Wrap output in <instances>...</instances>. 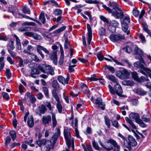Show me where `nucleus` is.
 I'll return each mask as SVG.
<instances>
[{"mask_svg":"<svg viewBox=\"0 0 151 151\" xmlns=\"http://www.w3.org/2000/svg\"><path fill=\"white\" fill-rule=\"evenodd\" d=\"M109 4L110 6L113 8L112 10L105 5L103 4L102 5L103 7L109 13H111L113 16L116 17V19H119V17L123 15V13L122 10L119 7V5L117 2L110 1L109 2Z\"/></svg>","mask_w":151,"mask_h":151,"instance_id":"obj_1","label":"nucleus"},{"mask_svg":"<svg viewBox=\"0 0 151 151\" xmlns=\"http://www.w3.org/2000/svg\"><path fill=\"white\" fill-rule=\"evenodd\" d=\"M129 118L126 117L125 119L126 121L134 129H136L137 127L132 120H135L136 122L141 127H145L146 125L142 120L140 118L139 114L137 113H131L129 114Z\"/></svg>","mask_w":151,"mask_h":151,"instance_id":"obj_2","label":"nucleus"},{"mask_svg":"<svg viewBox=\"0 0 151 151\" xmlns=\"http://www.w3.org/2000/svg\"><path fill=\"white\" fill-rule=\"evenodd\" d=\"M119 18H120L121 23L122 24V29L123 31L125 33H126L127 35H129L130 33V31L128 30V25L130 23V18L128 15L124 16V14L123 15Z\"/></svg>","mask_w":151,"mask_h":151,"instance_id":"obj_3","label":"nucleus"},{"mask_svg":"<svg viewBox=\"0 0 151 151\" xmlns=\"http://www.w3.org/2000/svg\"><path fill=\"white\" fill-rule=\"evenodd\" d=\"M64 135L66 141L68 150L72 146L73 149L74 148V140L72 138L71 134L69 129H65L64 131Z\"/></svg>","mask_w":151,"mask_h":151,"instance_id":"obj_4","label":"nucleus"},{"mask_svg":"<svg viewBox=\"0 0 151 151\" xmlns=\"http://www.w3.org/2000/svg\"><path fill=\"white\" fill-rule=\"evenodd\" d=\"M52 93L53 97L55 99L56 101H57L56 107L58 111L60 113L62 112V106L60 101V98L57 93L56 90L54 89L53 90Z\"/></svg>","mask_w":151,"mask_h":151,"instance_id":"obj_5","label":"nucleus"},{"mask_svg":"<svg viewBox=\"0 0 151 151\" xmlns=\"http://www.w3.org/2000/svg\"><path fill=\"white\" fill-rule=\"evenodd\" d=\"M127 141V144L125 145L130 151L132 150V147H135L137 145V142L134 138L131 135L128 136V140Z\"/></svg>","mask_w":151,"mask_h":151,"instance_id":"obj_6","label":"nucleus"},{"mask_svg":"<svg viewBox=\"0 0 151 151\" xmlns=\"http://www.w3.org/2000/svg\"><path fill=\"white\" fill-rule=\"evenodd\" d=\"M40 70L42 72L53 75L54 72L53 68L50 65L43 64L39 67Z\"/></svg>","mask_w":151,"mask_h":151,"instance_id":"obj_7","label":"nucleus"},{"mask_svg":"<svg viewBox=\"0 0 151 151\" xmlns=\"http://www.w3.org/2000/svg\"><path fill=\"white\" fill-rule=\"evenodd\" d=\"M129 74L130 73L125 69L122 70H118L116 72V76L122 80L128 78Z\"/></svg>","mask_w":151,"mask_h":151,"instance_id":"obj_8","label":"nucleus"},{"mask_svg":"<svg viewBox=\"0 0 151 151\" xmlns=\"http://www.w3.org/2000/svg\"><path fill=\"white\" fill-rule=\"evenodd\" d=\"M109 38L113 42H120L122 40L125 39V36L124 35L112 34L110 35Z\"/></svg>","mask_w":151,"mask_h":151,"instance_id":"obj_9","label":"nucleus"},{"mask_svg":"<svg viewBox=\"0 0 151 151\" xmlns=\"http://www.w3.org/2000/svg\"><path fill=\"white\" fill-rule=\"evenodd\" d=\"M43 51L45 53L48 55H50L49 51L45 48L38 45L37 46V50L38 52L40 55L42 59H43L44 58V54L42 53L41 50Z\"/></svg>","mask_w":151,"mask_h":151,"instance_id":"obj_10","label":"nucleus"},{"mask_svg":"<svg viewBox=\"0 0 151 151\" xmlns=\"http://www.w3.org/2000/svg\"><path fill=\"white\" fill-rule=\"evenodd\" d=\"M116 93L120 97H123L124 96V95H122V87L118 83H116L114 86Z\"/></svg>","mask_w":151,"mask_h":151,"instance_id":"obj_11","label":"nucleus"},{"mask_svg":"<svg viewBox=\"0 0 151 151\" xmlns=\"http://www.w3.org/2000/svg\"><path fill=\"white\" fill-rule=\"evenodd\" d=\"M95 104L98 105V108H100L103 110H104L105 104L102 102V100L101 98H97L95 100Z\"/></svg>","mask_w":151,"mask_h":151,"instance_id":"obj_12","label":"nucleus"},{"mask_svg":"<svg viewBox=\"0 0 151 151\" xmlns=\"http://www.w3.org/2000/svg\"><path fill=\"white\" fill-rule=\"evenodd\" d=\"M87 26L88 31L87 42L88 44L89 45L90 44L92 38V30L91 27L88 24H87Z\"/></svg>","mask_w":151,"mask_h":151,"instance_id":"obj_13","label":"nucleus"},{"mask_svg":"<svg viewBox=\"0 0 151 151\" xmlns=\"http://www.w3.org/2000/svg\"><path fill=\"white\" fill-rule=\"evenodd\" d=\"M110 24L112 26V29L111 30L109 29L110 30L112 33L116 31V27L119 25V23L115 20H112L109 22Z\"/></svg>","mask_w":151,"mask_h":151,"instance_id":"obj_14","label":"nucleus"},{"mask_svg":"<svg viewBox=\"0 0 151 151\" xmlns=\"http://www.w3.org/2000/svg\"><path fill=\"white\" fill-rule=\"evenodd\" d=\"M49 58L53 61V63L55 65H57L58 58L56 52H53L49 56Z\"/></svg>","mask_w":151,"mask_h":151,"instance_id":"obj_15","label":"nucleus"},{"mask_svg":"<svg viewBox=\"0 0 151 151\" xmlns=\"http://www.w3.org/2000/svg\"><path fill=\"white\" fill-rule=\"evenodd\" d=\"M134 93L140 96H144L147 93V92L140 88L134 89L133 90Z\"/></svg>","mask_w":151,"mask_h":151,"instance_id":"obj_16","label":"nucleus"},{"mask_svg":"<svg viewBox=\"0 0 151 151\" xmlns=\"http://www.w3.org/2000/svg\"><path fill=\"white\" fill-rule=\"evenodd\" d=\"M60 129L59 128H56V132L53 136L52 137L51 140L53 141L54 143H55L57 137L60 136Z\"/></svg>","mask_w":151,"mask_h":151,"instance_id":"obj_17","label":"nucleus"},{"mask_svg":"<svg viewBox=\"0 0 151 151\" xmlns=\"http://www.w3.org/2000/svg\"><path fill=\"white\" fill-rule=\"evenodd\" d=\"M52 142L50 140H48L47 142V145L44 147V148L46 149L45 151H50L51 148L53 149L54 146L55 145V143H54L52 140Z\"/></svg>","mask_w":151,"mask_h":151,"instance_id":"obj_18","label":"nucleus"},{"mask_svg":"<svg viewBox=\"0 0 151 151\" xmlns=\"http://www.w3.org/2000/svg\"><path fill=\"white\" fill-rule=\"evenodd\" d=\"M51 121V116L50 115L43 116L42 118V122L43 124H48Z\"/></svg>","mask_w":151,"mask_h":151,"instance_id":"obj_19","label":"nucleus"},{"mask_svg":"<svg viewBox=\"0 0 151 151\" xmlns=\"http://www.w3.org/2000/svg\"><path fill=\"white\" fill-rule=\"evenodd\" d=\"M37 110H39L40 113L42 114H44L47 111V109L44 105H42L41 106L38 107L37 110L36 111V112L38 113L39 111H37Z\"/></svg>","mask_w":151,"mask_h":151,"instance_id":"obj_20","label":"nucleus"},{"mask_svg":"<svg viewBox=\"0 0 151 151\" xmlns=\"http://www.w3.org/2000/svg\"><path fill=\"white\" fill-rule=\"evenodd\" d=\"M14 36L16 39V47L17 49L20 50L21 49V46L20 40L19 38L16 35H14Z\"/></svg>","mask_w":151,"mask_h":151,"instance_id":"obj_21","label":"nucleus"},{"mask_svg":"<svg viewBox=\"0 0 151 151\" xmlns=\"http://www.w3.org/2000/svg\"><path fill=\"white\" fill-rule=\"evenodd\" d=\"M78 120L77 118H76L75 120V132L76 136L77 138H80L79 132L78 129Z\"/></svg>","mask_w":151,"mask_h":151,"instance_id":"obj_22","label":"nucleus"},{"mask_svg":"<svg viewBox=\"0 0 151 151\" xmlns=\"http://www.w3.org/2000/svg\"><path fill=\"white\" fill-rule=\"evenodd\" d=\"M106 77L108 79L111 81L116 84L118 83V81L115 77L113 75H107L106 76Z\"/></svg>","mask_w":151,"mask_h":151,"instance_id":"obj_23","label":"nucleus"},{"mask_svg":"<svg viewBox=\"0 0 151 151\" xmlns=\"http://www.w3.org/2000/svg\"><path fill=\"white\" fill-rule=\"evenodd\" d=\"M143 30L146 32L151 37V32L150 30L148 29L147 25L146 23L144 22L142 23Z\"/></svg>","mask_w":151,"mask_h":151,"instance_id":"obj_24","label":"nucleus"},{"mask_svg":"<svg viewBox=\"0 0 151 151\" xmlns=\"http://www.w3.org/2000/svg\"><path fill=\"white\" fill-rule=\"evenodd\" d=\"M14 43V42L13 40H9L7 45V49H9L10 50H14L15 48Z\"/></svg>","mask_w":151,"mask_h":151,"instance_id":"obj_25","label":"nucleus"},{"mask_svg":"<svg viewBox=\"0 0 151 151\" xmlns=\"http://www.w3.org/2000/svg\"><path fill=\"white\" fill-rule=\"evenodd\" d=\"M52 127L54 128L57 125V121L55 117V115L53 113H52Z\"/></svg>","mask_w":151,"mask_h":151,"instance_id":"obj_26","label":"nucleus"},{"mask_svg":"<svg viewBox=\"0 0 151 151\" xmlns=\"http://www.w3.org/2000/svg\"><path fill=\"white\" fill-rule=\"evenodd\" d=\"M58 79L59 81L62 84L65 85V84H68V83L66 81V79L62 76H59L58 77Z\"/></svg>","mask_w":151,"mask_h":151,"instance_id":"obj_27","label":"nucleus"},{"mask_svg":"<svg viewBox=\"0 0 151 151\" xmlns=\"http://www.w3.org/2000/svg\"><path fill=\"white\" fill-rule=\"evenodd\" d=\"M27 123L29 126L31 127H32L34 125L33 118L32 116H30L28 118Z\"/></svg>","mask_w":151,"mask_h":151,"instance_id":"obj_28","label":"nucleus"},{"mask_svg":"<svg viewBox=\"0 0 151 151\" xmlns=\"http://www.w3.org/2000/svg\"><path fill=\"white\" fill-rule=\"evenodd\" d=\"M46 139H43L42 140H37V144L40 147L42 145H45L46 143L47 144V142Z\"/></svg>","mask_w":151,"mask_h":151,"instance_id":"obj_29","label":"nucleus"},{"mask_svg":"<svg viewBox=\"0 0 151 151\" xmlns=\"http://www.w3.org/2000/svg\"><path fill=\"white\" fill-rule=\"evenodd\" d=\"M66 26H63L54 31L53 32V33L55 34H58L59 33L64 31L66 29Z\"/></svg>","mask_w":151,"mask_h":151,"instance_id":"obj_30","label":"nucleus"},{"mask_svg":"<svg viewBox=\"0 0 151 151\" xmlns=\"http://www.w3.org/2000/svg\"><path fill=\"white\" fill-rule=\"evenodd\" d=\"M13 50H10L9 49H7V50L11 56L14 58H16L17 53L16 52L13 51Z\"/></svg>","mask_w":151,"mask_h":151,"instance_id":"obj_31","label":"nucleus"},{"mask_svg":"<svg viewBox=\"0 0 151 151\" xmlns=\"http://www.w3.org/2000/svg\"><path fill=\"white\" fill-rule=\"evenodd\" d=\"M9 134L11 137L12 141H14L17 137L15 132L14 130H11L9 132Z\"/></svg>","mask_w":151,"mask_h":151,"instance_id":"obj_32","label":"nucleus"},{"mask_svg":"<svg viewBox=\"0 0 151 151\" xmlns=\"http://www.w3.org/2000/svg\"><path fill=\"white\" fill-rule=\"evenodd\" d=\"M134 65V67L138 68L143 69L144 68V65L143 64L141 63L140 62L137 61L135 63Z\"/></svg>","mask_w":151,"mask_h":151,"instance_id":"obj_33","label":"nucleus"},{"mask_svg":"<svg viewBox=\"0 0 151 151\" xmlns=\"http://www.w3.org/2000/svg\"><path fill=\"white\" fill-rule=\"evenodd\" d=\"M134 51L136 54H138L139 55L143 54V52L142 50L139 48L137 47H135L134 49Z\"/></svg>","mask_w":151,"mask_h":151,"instance_id":"obj_34","label":"nucleus"},{"mask_svg":"<svg viewBox=\"0 0 151 151\" xmlns=\"http://www.w3.org/2000/svg\"><path fill=\"white\" fill-rule=\"evenodd\" d=\"M62 13V11L60 9H55L53 12V14L55 16H58Z\"/></svg>","mask_w":151,"mask_h":151,"instance_id":"obj_35","label":"nucleus"},{"mask_svg":"<svg viewBox=\"0 0 151 151\" xmlns=\"http://www.w3.org/2000/svg\"><path fill=\"white\" fill-rule=\"evenodd\" d=\"M32 47L31 45H29L28 46L26 50H25L24 52L25 53H27L29 54H31V51L32 50Z\"/></svg>","mask_w":151,"mask_h":151,"instance_id":"obj_36","label":"nucleus"},{"mask_svg":"<svg viewBox=\"0 0 151 151\" xmlns=\"http://www.w3.org/2000/svg\"><path fill=\"white\" fill-rule=\"evenodd\" d=\"M22 11L25 14L27 13L30 14V9L26 6H24L23 7Z\"/></svg>","mask_w":151,"mask_h":151,"instance_id":"obj_37","label":"nucleus"},{"mask_svg":"<svg viewBox=\"0 0 151 151\" xmlns=\"http://www.w3.org/2000/svg\"><path fill=\"white\" fill-rule=\"evenodd\" d=\"M39 19L43 24H44L45 23V18L44 13H42L40 14L39 16Z\"/></svg>","mask_w":151,"mask_h":151,"instance_id":"obj_38","label":"nucleus"},{"mask_svg":"<svg viewBox=\"0 0 151 151\" xmlns=\"http://www.w3.org/2000/svg\"><path fill=\"white\" fill-rule=\"evenodd\" d=\"M11 140V138L9 136L6 137L5 143V145L6 147H7L9 146Z\"/></svg>","mask_w":151,"mask_h":151,"instance_id":"obj_39","label":"nucleus"},{"mask_svg":"<svg viewBox=\"0 0 151 151\" xmlns=\"http://www.w3.org/2000/svg\"><path fill=\"white\" fill-rule=\"evenodd\" d=\"M64 45V48L66 49L68 48L69 46H70V41H68V39L67 37L65 39Z\"/></svg>","mask_w":151,"mask_h":151,"instance_id":"obj_40","label":"nucleus"},{"mask_svg":"<svg viewBox=\"0 0 151 151\" xmlns=\"http://www.w3.org/2000/svg\"><path fill=\"white\" fill-rule=\"evenodd\" d=\"M122 83L126 86H132L133 84V82L129 80H125L122 82Z\"/></svg>","mask_w":151,"mask_h":151,"instance_id":"obj_41","label":"nucleus"},{"mask_svg":"<svg viewBox=\"0 0 151 151\" xmlns=\"http://www.w3.org/2000/svg\"><path fill=\"white\" fill-rule=\"evenodd\" d=\"M52 86L54 88L56 89H58L60 88L57 81L56 80L53 81L52 83Z\"/></svg>","mask_w":151,"mask_h":151,"instance_id":"obj_42","label":"nucleus"},{"mask_svg":"<svg viewBox=\"0 0 151 151\" xmlns=\"http://www.w3.org/2000/svg\"><path fill=\"white\" fill-rule=\"evenodd\" d=\"M131 74L132 78L137 81L139 78L137 73L136 72H133Z\"/></svg>","mask_w":151,"mask_h":151,"instance_id":"obj_43","label":"nucleus"},{"mask_svg":"<svg viewBox=\"0 0 151 151\" xmlns=\"http://www.w3.org/2000/svg\"><path fill=\"white\" fill-rule=\"evenodd\" d=\"M82 146L85 151H93L92 149V147L91 145L87 146L86 147L84 145H83Z\"/></svg>","mask_w":151,"mask_h":151,"instance_id":"obj_44","label":"nucleus"},{"mask_svg":"<svg viewBox=\"0 0 151 151\" xmlns=\"http://www.w3.org/2000/svg\"><path fill=\"white\" fill-rule=\"evenodd\" d=\"M43 91L44 92V94L47 98L49 97L48 90L47 88L46 87H44L43 88Z\"/></svg>","mask_w":151,"mask_h":151,"instance_id":"obj_45","label":"nucleus"},{"mask_svg":"<svg viewBox=\"0 0 151 151\" xmlns=\"http://www.w3.org/2000/svg\"><path fill=\"white\" fill-rule=\"evenodd\" d=\"M106 68L108 69L112 73H114L115 71V70L114 68L111 66L106 65Z\"/></svg>","mask_w":151,"mask_h":151,"instance_id":"obj_46","label":"nucleus"},{"mask_svg":"<svg viewBox=\"0 0 151 151\" xmlns=\"http://www.w3.org/2000/svg\"><path fill=\"white\" fill-rule=\"evenodd\" d=\"M100 17L101 20L102 21L105 22H106L107 24L109 23V20L104 16L102 15H101Z\"/></svg>","mask_w":151,"mask_h":151,"instance_id":"obj_47","label":"nucleus"},{"mask_svg":"<svg viewBox=\"0 0 151 151\" xmlns=\"http://www.w3.org/2000/svg\"><path fill=\"white\" fill-rule=\"evenodd\" d=\"M104 119L106 125L108 128H109L110 126V119L106 116H105Z\"/></svg>","mask_w":151,"mask_h":151,"instance_id":"obj_48","label":"nucleus"},{"mask_svg":"<svg viewBox=\"0 0 151 151\" xmlns=\"http://www.w3.org/2000/svg\"><path fill=\"white\" fill-rule=\"evenodd\" d=\"M105 29L103 27L100 28L99 32V34L101 36H103L105 35Z\"/></svg>","mask_w":151,"mask_h":151,"instance_id":"obj_49","label":"nucleus"},{"mask_svg":"<svg viewBox=\"0 0 151 151\" xmlns=\"http://www.w3.org/2000/svg\"><path fill=\"white\" fill-rule=\"evenodd\" d=\"M86 2L88 4H98L99 3V2L96 0H86Z\"/></svg>","mask_w":151,"mask_h":151,"instance_id":"obj_50","label":"nucleus"},{"mask_svg":"<svg viewBox=\"0 0 151 151\" xmlns=\"http://www.w3.org/2000/svg\"><path fill=\"white\" fill-rule=\"evenodd\" d=\"M8 12H11L13 15L17 17V13L15 12L14 10L12 9V7H9L8 10Z\"/></svg>","mask_w":151,"mask_h":151,"instance_id":"obj_51","label":"nucleus"},{"mask_svg":"<svg viewBox=\"0 0 151 151\" xmlns=\"http://www.w3.org/2000/svg\"><path fill=\"white\" fill-rule=\"evenodd\" d=\"M64 54H61L60 59L59 61V63L60 65H62L63 64L64 62Z\"/></svg>","mask_w":151,"mask_h":151,"instance_id":"obj_52","label":"nucleus"},{"mask_svg":"<svg viewBox=\"0 0 151 151\" xmlns=\"http://www.w3.org/2000/svg\"><path fill=\"white\" fill-rule=\"evenodd\" d=\"M97 56L98 59L100 61L103 60L104 57V56L100 52L98 53L97 54Z\"/></svg>","mask_w":151,"mask_h":151,"instance_id":"obj_53","label":"nucleus"},{"mask_svg":"<svg viewBox=\"0 0 151 151\" xmlns=\"http://www.w3.org/2000/svg\"><path fill=\"white\" fill-rule=\"evenodd\" d=\"M31 57L33 60L35 61L36 62L41 61V60L35 55H32L31 56Z\"/></svg>","mask_w":151,"mask_h":151,"instance_id":"obj_54","label":"nucleus"},{"mask_svg":"<svg viewBox=\"0 0 151 151\" xmlns=\"http://www.w3.org/2000/svg\"><path fill=\"white\" fill-rule=\"evenodd\" d=\"M33 38L35 40H40L41 39L42 37L40 35L34 33Z\"/></svg>","mask_w":151,"mask_h":151,"instance_id":"obj_55","label":"nucleus"},{"mask_svg":"<svg viewBox=\"0 0 151 151\" xmlns=\"http://www.w3.org/2000/svg\"><path fill=\"white\" fill-rule=\"evenodd\" d=\"M29 142H27V141H24V142L22 145V147L23 149L26 150L27 147V145H29Z\"/></svg>","mask_w":151,"mask_h":151,"instance_id":"obj_56","label":"nucleus"},{"mask_svg":"<svg viewBox=\"0 0 151 151\" xmlns=\"http://www.w3.org/2000/svg\"><path fill=\"white\" fill-rule=\"evenodd\" d=\"M31 29V28L30 27H22L19 29V31L23 32L26 31H29Z\"/></svg>","mask_w":151,"mask_h":151,"instance_id":"obj_57","label":"nucleus"},{"mask_svg":"<svg viewBox=\"0 0 151 151\" xmlns=\"http://www.w3.org/2000/svg\"><path fill=\"white\" fill-rule=\"evenodd\" d=\"M109 91L112 94L114 95L115 94L116 92L115 90L113 89V87L110 85H109L108 86Z\"/></svg>","mask_w":151,"mask_h":151,"instance_id":"obj_58","label":"nucleus"},{"mask_svg":"<svg viewBox=\"0 0 151 151\" xmlns=\"http://www.w3.org/2000/svg\"><path fill=\"white\" fill-rule=\"evenodd\" d=\"M31 73L38 74L40 73L39 70L37 68H33L32 70Z\"/></svg>","mask_w":151,"mask_h":151,"instance_id":"obj_59","label":"nucleus"},{"mask_svg":"<svg viewBox=\"0 0 151 151\" xmlns=\"http://www.w3.org/2000/svg\"><path fill=\"white\" fill-rule=\"evenodd\" d=\"M20 144L19 143L14 142L9 145L10 148H13L17 146H20Z\"/></svg>","mask_w":151,"mask_h":151,"instance_id":"obj_60","label":"nucleus"},{"mask_svg":"<svg viewBox=\"0 0 151 151\" xmlns=\"http://www.w3.org/2000/svg\"><path fill=\"white\" fill-rule=\"evenodd\" d=\"M139 83L144 82L145 81V78L144 76H141L140 78H139L137 81Z\"/></svg>","mask_w":151,"mask_h":151,"instance_id":"obj_61","label":"nucleus"},{"mask_svg":"<svg viewBox=\"0 0 151 151\" xmlns=\"http://www.w3.org/2000/svg\"><path fill=\"white\" fill-rule=\"evenodd\" d=\"M92 145L93 147L96 149V150H99V146L98 144L96 143L95 141L94 140L92 142Z\"/></svg>","mask_w":151,"mask_h":151,"instance_id":"obj_62","label":"nucleus"},{"mask_svg":"<svg viewBox=\"0 0 151 151\" xmlns=\"http://www.w3.org/2000/svg\"><path fill=\"white\" fill-rule=\"evenodd\" d=\"M139 11L136 8H134L133 10V15L135 17L138 16L139 14Z\"/></svg>","mask_w":151,"mask_h":151,"instance_id":"obj_63","label":"nucleus"},{"mask_svg":"<svg viewBox=\"0 0 151 151\" xmlns=\"http://www.w3.org/2000/svg\"><path fill=\"white\" fill-rule=\"evenodd\" d=\"M29 99L32 103H34L36 101V98L33 95H31L29 97Z\"/></svg>","mask_w":151,"mask_h":151,"instance_id":"obj_64","label":"nucleus"}]
</instances>
